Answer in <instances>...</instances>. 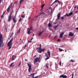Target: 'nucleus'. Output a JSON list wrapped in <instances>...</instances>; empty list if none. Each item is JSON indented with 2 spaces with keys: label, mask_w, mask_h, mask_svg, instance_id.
I'll list each match as a JSON object with an SVG mask.
<instances>
[{
  "label": "nucleus",
  "mask_w": 78,
  "mask_h": 78,
  "mask_svg": "<svg viewBox=\"0 0 78 78\" xmlns=\"http://www.w3.org/2000/svg\"><path fill=\"white\" fill-rule=\"evenodd\" d=\"M27 45L25 44V46H24V48H26V47H27Z\"/></svg>",
  "instance_id": "nucleus-45"
},
{
  "label": "nucleus",
  "mask_w": 78,
  "mask_h": 78,
  "mask_svg": "<svg viewBox=\"0 0 78 78\" xmlns=\"http://www.w3.org/2000/svg\"><path fill=\"white\" fill-rule=\"evenodd\" d=\"M36 49H39L38 52L39 53H42V51H43V52L45 51V49H43L41 48H37Z\"/></svg>",
  "instance_id": "nucleus-4"
},
{
  "label": "nucleus",
  "mask_w": 78,
  "mask_h": 78,
  "mask_svg": "<svg viewBox=\"0 0 78 78\" xmlns=\"http://www.w3.org/2000/svg\"><path fill=\"white\" fill-rule=\"evenodd\" d=\"M59 51H63V50L62 49H61V48H59Z\"/></svg>",
  "instance_id": "nucleus-32"
},
{
  "label": "nucleus",
  "mask_w": 78,
  "mask_h": 78,
  "mask_svg": "<svg viewBox=\"0 0 78 78\" xmlns=\"http://www.w3.org/2000/svg\"><path fill=\"white\" fill-rule=\"evenodd\" d=\"M53 24H56V23H54Z\"/></svg>",
  "instance_id": "nucleus-59"
},
{
  "label": "nucleus",
  "mask_w": 78,
  "mask_h": 78,
  "mask_svg": "<svg viewBox=\"0 0 78 78\" xmlns=\"http://www.w3.org/2000/svg\"><path fill=\"white\" fill-rule=\"evenodd\" d=\"M44 30L43 31L41 32H40L39 34V36H41V34H42L43 33H44Z\"/></svg>",
  "instance_id": "nucleus-18"
},
{
  "label": "nucleus",
  "mask_w": 78,
  "mask_h": 78,
  "mask_svg": "<svg viewBox=\"0 0 78 78\" xmlns=\"http://www.w3.org/2000/svg\"><path fill=\"white\" fill-rule=\"evenodd\" d=\"M73 75H74V74H73H73H72V78H73Z\"/></svg>",
  "instance_id": "nucleus-42"
},
{
  "label": "nucleus",
  "mask_w": 78,
  "mask_h": 78,
  "mask_svg": "<svg viewBox=\"0 0 78 78\" xmlns=\"http://www.w3.org/2000/svg\"><path fill=\"white\" fill-rule=\"evenodd\" d=\"M57 41L58 42H60V39H58L57 40Z\"/></svg>",
  "instance_id": "nucleus-46"
},
{
  "label": "nucleus",
  "mask_w": 78,
  "mask_h": 78,
  "mask_svg": "<svg viewBox=\"0 0 78 78\" xmlns=\"http://www.w3.org/2000/svg\"><path fill=\"white\" fill-rule=\"evenodd\" d=\"M45 5V4H43L41 6V8H44V6Z\"/></svg>",
  "instance_id": "nucleus-29"
},
{
  "label": "nucleus",
  "mask_w": 78,
  "mask_h": 78,
  "mask_svg": "<svg viewBox=\"0 0 78 78\" xmlns=\"http://www.w3.org/2000/svg\"><path fill=\"white\" fill-rule=\"evenodd\" d=\"M3 35L0 33V48L3 47L4 46V43H3Z\"/></svg>",
  "instance_id": "nucleus-1"
},
{
  "label": "nucleus",
  "mask_w": 78,
  "mask_h": 78,
  "mask_svg": "<svg viewBox=\"0 0 78 78\" xmlns=\"http://www.w3.org/2000/svg\"><path fill=\"white\" fill-rule=\"evenodd\" d=\"M25 15H22L21 16V17H23V18H25Z\"/></svg>",
  "instance_id": "nucleus-36"
},
{
  "label": "nucleus",
  "mask_w": 78,
  "mask_h": 78,
  "mask_svg": "<svg viewBox=\"0 0 78 78\" xmlns=\"http://www.w3.org/2000/svg\"><path fill=\"white\" fill-rule=\"evenodd\" d=\"M10 6H9L8 8L7 9V12H9V9H10Z\"/></svg>",
  "instance_id": "nucleus-21"
},
{
  "label": "nucleus",
  "mask_w": 78,
  "mask_h": 78,
  "mask_svg": "<svg viewBox=\"0 0 78 78\" xmlns=\"http://www.w3.org/2000/svg\"><path fill=\"white\" fill-rule=\"evenodd\" d=\"M13 64H14V62H12V63H11V64L10 65V67H12V65H13Z\"/></svg>",
  "instance_id": "nucleus-27"
},
{
  "label": "nucleus",
  "mask_w": 78,
  "mask_h": 78,
  "mask_svg": "<svg viewBox=\"0 0 78 78\" xmlns=\"http://www.w3.org/2000/svg\"><path fill=\"white\" fill-rule=\"evenodd\" d=\"M74 8H76V6H75L74 7Z\"/></svg>",
  "instance_id": "nucleus-58"
},
{
  "label": "nucleus",
  "mask_w": 78,
  "mask_h": 78,
  "mask_svg": "<svg viewBox=\"0 0 78 78\" xmlns=\"http://www.w3.org/2000/svg\"><path fill=\"white\" fill-rule=\"evenodd\" d=\"M38 61L39 62H40V61H39V60H38Z\"/></svg>",
  "instance_id": "nucleus-61"
},
{
  "label": "nucleus",
  "mask_w": 78,
  "mask_h": 78,
  "mask_svg": "<svg viewBox=\"0 0 78 78\" xmlns=\"http://www.w3.org/2000/svg\"><path fill=\"white\" fill-rule=\"evenodd\" d=\"M76 30H78V27H77L76 28Z\"/></svg>",
  "instance_id": "nucleus-52"
},
{
  "label": "nucleus",
  "mask_w": 78,
  "mask_h": 78,
  "mask_svg": "<svg viewBox=\"0 0 78 78\" xmlns=\"http://www.w3.org/2000/svg\"><path fill=\"white\" fill-rule=\"evenodd\" d=\"M45 56L46 57H48V54H47V53H46V54H45Z\"/></svg>",
  "instance_id": "nucleus-30"
},
{
  "label": "nucleus",
  "mask_w": 78,
  "mask_h": 78,
  "mask_svg": "<svg viewBox=\"0 0 78 78\" xmlns=\"http://www.w3.org/2000/svg\"><path fill=\"white\" fill-rule=\"evenodd\" d=\"M60 66H61V61H60V64H59Z\"/></svg>",
  "instance_id": "nucleus-47"
},
{
  "label": "nucleus",
  "mask_w": 78,
  "mask_h": 78,
  "mask_svg": "<svg viewBox=\"0 0 78 78\" xmlns=\"http://www.w3.org/2000/svg\"><path fill=\"white\" fill-rule=\"evenodd\" d=\"M33 38H32L30 40V41H31L33 40Z\"/></svg>",
  "instance_id": "nucleus-54"
},
{
  "label": "nucleus",
  "mask_w": 78,
  "mask_h": 78,
  "mask_svg": "<svg viewBox=\"0 0 78 78\" xmlns=\"http://www.w3.org/2000/svg\"><path fill=\"white\" fill-rule=\"evenodd\" d=\"M48 10H49L48 12H51V14L53 13L52 12V8L51 7H49V8L48 9Z\"/></svg>",
  "instance_id": "nucleus-10"
},
{
  "label": "nucleus",
  "mask_w": 78,
  "mask_h": 78,
  "mask_svg": "<svg viewBox=\"0 0 78 78\" xmlns=\"http://www.w3.org/2000/svg\"><path fill=\"white\" fill-rule=\"evenodd\" d=\"M47 57L46 58H45V60H47V59H49L50 58V57Z\"/></svg>",
  "instance_id": "nucleus-35"
},
{
  "label": "nucleus",
  "mask_w": 78,
  "mask_h": 78,
  "mask_svg": "<svg viewBox=\"0 0 78 78\" xmlns=\"http://www.w3.org/2000/svg\"><path fill=\"white\" fill-rule=\"evenodd\" d=\"M73 14V12H70L69 14H66L65 15V17H66V16H67V17L69 16H72Z\"/></svg>",
  "instance_id": "nucleus-9"
},
{
  "label": "nucleus",
  "mask_w": 78,
  "mask_h": 78,
  "mask_svg": "<svg viewBox=\"0 0 78 78\" xmlns=\"http://www.w3.org/2000/svg\"><path fill=\"white\" fill-rule=\"evenodd\" d=\"M61 19H62V20H63V19H64V17H62L61 18Z\"/></svg>",
  "instance_id": "nucleus-49"
},
{
  "label": "nucleus",
  "mask_w": 78,
  "mask_h": 78,
  "mask_svg": "<svg viewBox=\"0 0 78 78\" xmlns=\"http://www.w3.org/2000/svg\"><path fill=\"white\" fill-rule=\"evenodd\" d=\"M70 62H75V61H73V60L71 59L70 61Z\"/></svg>",
  "instance_id": "nucleus-28"
},
{
  "label": "nucleus",
  "mask_w": 78,
  "mask_h": 78,
  "mask_svg": "<svg viewBox=\"0 0 78 78\" xmlns=\"http://www.w3.org/2000/svg\"><path fill=\"white\" fill-rule=\"evenodd\" d=\"M46 66L47 67V69H48V66H47V64H46Z\"/></svg>",
  "instance_id": "nucleus-51"
},
{
  "label": "nucleus",
  "mask_w": 78,
  "mask_h": 78,
  "mask_svg": "<svg viewBox=\"0 0 78 78\" xmlns=\"http://www.w3.org/2000/svg\"><path fill=\"white\" fill-rule=\"evenodd\" d=\"M64 34V32H62L60 36V38H62V36L63 35V34Z\"/></svg>",
  "instance_id": "nucleus-16"
},
{
  "label": "nucleus",
  "mask_w": 78,
  "mask_h": 78,
  "mask_svg": "<svg viewBox=\"0 0 78 78\" xmlns=\"http://www.w3.org/2000/svg\"><path fill=\"white\" fill-rule=\"evenodd\" d=\"M38 58H37L34 59V64H35L36 62H37L38 61Z\"/></svg>",
  "instance_id": "nucleus-13"
},
{
  "label": "nucleus",
  "mask_w": 78,
  "mask_h": 78,
  "mask_svg": "<svg viewBox=\"0 0 78 78\" xmlns=\"http://www.w3.org/2000/svg\"><path fill=\"white\" fill-rule=\"evenodd\" d=\"M47 53L49 56H50V51H48L47 52Z\"/></svg>",
  "instance_id": "nucleus-22"
},
{
  "label": "nucleus",
  "mask_w": 78,
  "mask_h": 78,
  "mask_svg": "<svg viewBox=\"0 0 78 78\" xmlns=\"http://www.w3.org/2000/svg\"><path fill=\"white\" fill-rule=\"evenodd\" d=\"M43 9V8H42L41 9V11H42V9Z\"/></svg>",
  "instance_id": "nucleus-62"
},
{
  "label": "nucleus",
  "mask_w": 78,
  "mask_h": 78,
  "mask_svg": "<svg viewBox=\"0 0 78 78\" xmlns=\"http://www.w3.org/2000/svg\"><path fill=\"white\" fill-rule=\"evenodd\" d=\"M35 74L34 73H33L31 74L29 76H30L31 78H34V75H35Z\"/></svg>",
  "instance_id": "nucleus-11"
},
{
  "label": "nucleus",
  "mask_w": 78,
  "mask_h": 78,
  "mask_svg": "<svg viewBox=\"0 0 78 78\" xmlns=\"http://www.w3.org/2000/svg\"><path fill=\"white\" fill-rule=\"evenodd\" d=\"M21 64V62H20V63L18 65V66H20Z\"/></svg>",
  "instance_id": "nucleus-41"
},
{
  "label": "nucleus",
  "mask_w": 78,
  "mask_h": 78,
  "mask_svg": "<svg viewBox=\"0 0 78 78\" xmlns=\"http://www.w3.org/2000/svg\"><path fill=\"white\" fill-rule=\"evenodd\" d=\"M27 65L29 67L28 72H31V64L30 65V64L28 63Z\"/></svg>",
  "instance_id": "nucleus-6"
},
{
  "label": "nucleus",
  "mask_w": 78,
  "mask_h": 78,
  "mask_svg": "<svg viewBox=\"0 0 78 78\" xmlns=\"http://www.w3.org/2000/svg\"><path fill=\"white\" fill-rule=\"evenodd\" d=\"M48 26L49 27H51V24L50 23L48 24Z\"/></svg>",
  "instance_id": "nucleus-25"
},
{
  "label": "nucleus",
  "mask_w": 78,
  "mask_h": 78,
  "mask_svg": "<svg viewBox=\"0 0 78 78\" xmlns=\"http://www.w3.org/2000/svg\"><path fill=\"white\" fill-rule=\"evenodd\" d=\"M14 34V32H12V33L11 34V35L10 36V37H12L13 35Z\"/></svg>",
  "instance_id": "nucleus-23"
},
{
  "label": "nucleus",
  "mask_w": 78,
  "mask_h": 78,
  "mask_svg": "<svg viewBox=\"0 0 78 78\" xmlns=\"http://www.w3.org/2000/svg\"><path fill=\"white\" fill-rule=\"evenodd\" d=\"M65 45V44H63L61 46V47H62V48L64 47Z\"/></svg>",
  "instance_id": "nucleus-43"
},
{
  "label": "nucleus",
  "mask_w": 78,
  "mask_h": 78,
  "mask_svg": "<svg viewBox=\"0 0 78 78\" xmlns=\"http://www.w3.org/2000/svg\"><path fill=\"white\" fill-rule=\"evenodd\" d=\"M62 77L63 78H67V76L66 75H61L60 76V78H62Z\"/></svg>",
  "instance_id": "nucleus-12"
},
{
  "label": "nucleus",
  "mask_w": 78,
  "mask_h": 78,
  "mask_svg": "<svg viewBox=\"0 0 78 78\" xmlns=\"http://www.w3.org/2000/svg\"><path fill=\"white\" fill-rule=\"evenodd\" d=\"M61 15V13H60V12H59L57 15V18L58 19H59V18H60Z\"/></svg>",
  "instance_id": "nucleus-15"
},
{
  "label": "nucleus",
  "mask_w": 78,
  "mask_h": 78,
  "mask_svg": "<svg viewBox=\"0 0 78 78\" xmlns=\"http://www.w3.org/2000/svg\"><path fill=\"white\" fill-rule=\"evenodd\" d=\"M3 15H4V13H3L2 15L1 16V18H3Z\"/></svg>",
  "instance_id": "nucleus-37"
},
{
  "label": "nucleus",
  "mask_w": 78,
  "mask_h": 78,
  "mask_svg": "<svg viewBox=\"0 0 78 78\" xmlns=\"http://www.w3.org/2000/svg\"><path fill=\"white\" fill-rule=\"evenodd\" d=\"M32 28H33L32 27V26L30 27V28H27V34H31V32L30 31H31V30H32Z\"/></svg>",
  "instance_id": "nucleus-5"
},
{
  "label": "nucleus",
  "mask_w": 78,
  "mask_h": 78,
  "mask_svg": "<svg viewBox=\"0 0 78 78\" xmlns=\"http://www.w3.org/2000/svg\"><path fill=\"white\" fill-rule=\"evenodd\" d=\"M76 13H77V12H78V11H76L75 12Z\"/></svg>",
  "instance_id": "nucleus-60"
},
{
  "label": "nucleus",
  "mask_w": 78,
  "mask_h": 78,
  "mask_svg": "<svg viewBox=\"0 0 78 78\" xmlns=\"http://www.w3.org/2000/svg\"><path fill=\"white\" fill-rule=\"evenodd\" d=\"M58 26H59V24H58L57 25L55 26L54 27V30H56V28H57V27H58Z\"/></svg>",
  "instance_id": "nucleus-19"
},
{
  "label": "nucleus",
  "mask_w": 78,
  "mask_h": 78,
  "mask_svg": "<svg viewBox=\"0 0 78 78\" xmlns=\"http://www.w3.org/2000/svg\"><path fill=\"white\" fill-rule=\"evenodd\" d=\"M23 1H24V0H20V4H21V3H22V2H23Z\"/></svg>",
  "instance_id": "nucleus-24"
},
{
  "label": "nucleus",
  "mask_w": 78,
  "mask_h": 78,
  "mask_svg": "<svg viewBox=\"0 0 78 78\" xmlns=\"http://www.w3.org/2000/svg\"><path fill=\"white\" fill-rule=\"evenodd\" d=\"M14 26H15V24L13 25L12 28H14Z\"/></svg>",
  "instance_id": "nucleus-44"
},
{
  "label": "nucleus",
  "mask_w": 78,
  "mask_h": 78,
  "mask_svg": "<svg viewBox=\"0 0 78 78\" xmlns=\"http://www.w3.org/2000/svg\"><path fill=\"white\" fill-rule=\"evenodd\" d=\"M16 58V56L13 55L12 56V60H14L15 58Z\"/></svg>",
  "instance_id": "nucleus-17"
},
{
  "label": "nucleus",
  "mask_w": 78,
  "mask_h": 78,
  "mask_svg": "<svg viewBox=\"0 0 78 78\" xmlns=\"http://www.w3.org/2000/svg\"><path fill=\"white\" fill-rule=\"evenodd\" d=\"M39 17V16H36V18H37V17Z\"/></svg>",
  "instance_id": "nucleus-57"
},
{
  "label": "nucleus",
  "mask_w": 78,
  "mask_h": 78,
  "mask_svg": "<svg viewBox=\"0 0 78 78\" xmlns=\"http://www.w3.org/2000/svg\"><path fill=\"white\" fill-rule=\"evenodd\" d=\"M4 30H6V31H7V29L6 28V27H5V28H4Z\"/></svg>",
  "instance_id": "nucleus-38"
},
{
  "label": "nucleus",
  "mask_w": 78,
  "mask_h": 78,
  "mask_svg": "<svg viewBox=\"0 0 78 78\" xmlns=\"http://www.w3.org/2000/svg\"><path fill=\"white\" fill-rule=\"evenodd\" d=\"M13 41V38H12L11 39L10 41L7 44L8 47H9L8 48V49L9 50L11 49V47H12V41Z\"/></svg>",
  "instance_id": "nucleus-2"
},
{
  "label": "nucleus",
  "mask_w": 78,
  "mask_h": 78,
  "mask_svg": "<svg viewBox=\"0 0 78 78\" xmlns=\"http://www.w3.org/2000/svg\"><path fill=\"white\" fill-rule=\"evenodd\" d=\"M12 14H10V15L9 16V18L8 20V22H10L11 20L12 19V16H11Z\"/></svg>",
  "instance_id": "nucleus-8"
},
{
  "label": "nucleus",
  "mask_w": 78,
  "mask_h": 78,
  "mask_svg": "<svg viewBox=\"0 0 78 78\" xmlns=\"http://www.w3.org/2000/svg\"><path fill=\"white\" fill-rule=\"evenodd\" d=\"M36 55H35L34 57H36Z\"/></svg>",
  "instance_id": "nucleus-64"
},
{
  "label": "nucleus",
  "mask_w": 78,
  "mask_h": 78,
  "mask_svg": "<svg viewBox=\"0 0 78 78\" xmlns=\"http://www.w3.org/2000/svg\"><path fill=\"white\" fill-rule=\"evenodd\" d=\"M56 2H57V3H58L59 5H61V6L62 5V2L59 1H58V0H56L53 3H52L51 5V6L54 3H55Z\"/></svg>",
  "instance_id": "nucleus-3"
},
{
  "label": "nucleus",
  "mask_w": 78,
  "mask_h": 78,
  "mask_svg": "<svg viewBox=\"0 0 78 78\" xmlns=\"http://www.w3.org/2000/svg\"><path fill=\"white\" fill-rule=\"evenodd\" d=\"M12 20L13 21V23H16L17 22V19H16V17L13 16L12 17Z\"/></svg>",
  "instance_id": "nucleus-7"
},
{
  "label": "nucleus",
  "mask_w": 78,
  "mask_h": 78,
  "mask_svg": "<svg viewBox=\"0 0 78 78\" xmlns=\"http://www.w3.org/2000/svg\"><path fill=\"white\" fill-rule=\"evenodd\" d=\"M20 32V28L17 31V34H19Z\"/></svg>",
  "instance_id": "nucleus-20"
},
{
  "label": "nucleus",
  "mask_w": 78,
  "mask_h": 78,
  "mask_svg": "<svg viewBox=\"0 0 78 78\" xmlns=\"http://www.w3.org/2000/svg\"><path fill=\"white\" fill-rule=\"evenodd\" d=\"M30 18H31V17H29L28 18V19L29 20H30Z\"/></svg>",
  "instance_id": "nucleus-53"
},
{
  "label": "nucleus",
  "mask_w": 78,
  "mask_h": 78,
  "mask_svg": "<svg viewBox=\"0 0 78 78\" xmlns=\"http://www.w3.org/2000/svg\"><path fill=\"white\" fill-rule=\"evenodd\" d=\"M16 3H17V2H15L14 3V4H16Z\"/></svg>",
  "instance_id": "nucleus-55"
},
{
  "label": "nucleus",
  "mask_w": 78,
  "mask_h": 78,
  "mask_svg": "<svg viewBox=\"0 0 78 78\" xmlns=\"http://www.w3.org/2000/svg\"><path fill=\"white\" fill-rule=\"evenodd\" d=\"M45 11H44V12H42L41 13V14H45Z\"/></svg>",
  "instance_id": "nucleus-34"
},
{
  "label": "nucleus",
  "mask_w": 78,
  "mask_h": 78,
  "mask_svg": "<svg viewBox=\"0 0 78 78\" xmlns=\"http://www.w3.org/2000/svg\"><path fill=\"white\" fill-rule=\"evenodd\" d=\"M39 56H40L38 58V60H40V59H41V55H40Z\"/></svg>",
  "instance_id": "nucleus-31"
},
{
  "label": "nucleus",
  "mask_w": 78,
  "mask_h": 78,
  "mask_svg": "<svg viewBox=\"0 0 78 78\" xmlns=\"http://www.w3.org/2000/svg\"><path fill=\"white\" fill-rule=\"evenodd\" d=\"M41 44H40V48H41Z\"/></svg>",
  "instance_id": "nucleus-48"
},
{
  "label": "nucleus",
  "mask_w": 78,
  "mask_h": 78,
  "mask_svg": "<svg viewBox=\"0 0 78 78\" xmlns=\"http://www.w3.org/2000/svg\"><path fill=\"white\" fill-rule=\"evenodd\" d=\"M19 21V22H21V21H22V19H21V18H20V19Z\"/></svg>",
  "instance_id": "nucleus-40"
},
{
  "label": "nucleus",
  "mask_w": 78,
  "mask_h": 78,
  "mask_svg": "<svg viewBox=\"0 0 78 78\" xmlns=\"http://www.w3.org/2000/svg\"><path fill=\"white\" fill-rule=\"evenodd\" d=\"M57 6H58V4H56L55 5V7H57Z\"/></svg>",
  "instance_id": "nucleus-56"
},
{
  "label": "nucleus",
  "mask_w": 78,
  "mask_h": 78,
  "mask_svg": "<svg viewBox=\"0 0 78 78\" xmlns=\"http://www.w3.org/2000/svg\"><path fill=\"white\" fill-rule=\"evenodd\" d=\"M57 37V36L55 35V37L54 38V40H56V39Z\"/></svg>",
  "instance_id": "nucleus-33"
},
{
  "label": "nucleus",
  "mask_w": 78,
  "mask_h": 78,
  "mask_svg": "<svg viewBox=\"0 0 78 78\" xmlns=\"http://www.w3.org/2000/svg\"><path fill=\"white\" fill-rule=\"evenodd\" d=\"M74 35V34L72 33V32H70L69 34V36H73Z\"/></svg>",
  "instance_id": "nucleus-14"
},
{
  "label": "nucleus",
  "mask_w": 78,
  "mask_h": 78,
  "mask_svg": "<svg viewBox=\"0 0 78 78\" xmlns=\"http://www.w3.org/2000/svg\"><path fill=\"white\" fill-rule=\"evenodd\" d=\"M27 59H25V61H27Z\"/></svg>",
  "instance_id": "nucleus-63"
},
{
  "label": "nucleus",
  "mask_w": 78,
  "mask_h": 78,
  "mask_svg": "<svg viewBox=\"0 0 78 78\" xmlns=\"http://www.w3.org/2000/svg\"><path fill=\"white\" fill-rule=\"evenodd\" d=\"M40 76H41V75L38 76H36L35 77H34V78H38V77H40Z\"/></svg>",
  "instance_id": "nucleus-26"
},
{
  "label": "nucleus",
  "mask_w": 78,
  "mask_h": 78,
  "mask_svg": "<svg viewBox=\"0 0 78 78\" xmlns=\"http://www.w3.org/2000/svg\"><path fill=\"white\" fill-rule=\"evenodd\" d=\"M12 3H11L10 5L9 6H10V8H11V7H12Z\"/></svg>",
  "instance_id": "nucleus-39"
},
{
  "label": "nucleus",
  "mask_w": 78,
  "mask_h": 78,
  "mask_svg": "<svg viewBox=\"0 0 78 78\" xmlns=\"http://www.w3.org/2000/svg\"><path fill=\"white\" fill-rule=\"evenodd\" d=\"M28 43H30V42H31V41H28Z\"/></svg>",
  "instance_id": "nucleus-50"
}]
</instances>
